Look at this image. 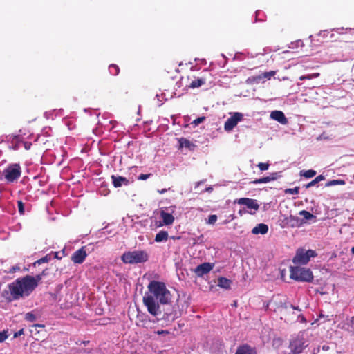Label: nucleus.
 <instances>
[{
	"mask_svg": "<svg viewBox=\"0 0 354 354\" xmlns=\"http://www.w3.org/2000/svg\"><path fill=\"white\" fill-rule=\"evenodd\" d=\"M109 73L112 75H118L120 73V68L116 64H111L109 66Z\"/></svg>",
	"mask_w": 354,
	"mask_h": 354,
	"instance_id": "29",
	"label": "nucleus"
},
{
	"mask_svg": "<svg viewBox=\"0 0 354 354\" xmlns=\"http://www.w3.org/2000/svg\"><path fill=\"white\" fill-rule=\"evenodd\" d=\"M167 189H161V190H158V192L159 194H164V193L167 192Z\"/></svg>",
	"mask_w": 354,
	"mask_h": 354,
	"instance_id": "46",
	"label": "nucleus"
},
{
	"mask_svg": "<svg viewBox=\"0 0 354 354\" xmlns=\"http://www.w3.org/2000/svg\"><path fill=\"white\" fill-rule=\"evenodd\" d=\"M164 306L162 310L163 313L160 319L169 323L174 322L176 319L181 317L188 306L185 301L181 299H178L174 306L169 304Z\"/></svg>",
	"mask_w": 354,
	"mask_h": 354,
	"instance_id": "3",
	"label": "nucleus"
},
{
	"mask_svg": "<svg viewBox=\"0 0 354 354\" xmlns=\"http://www.w3.org/2000/svg\"><path fill=\"white\" fill-rule=\"evenodd\" d=\"M23 333V329L20 330L15 335V337H17L18 335H21Z\"/></svg>",
	"mask_w": 354,
	"mask_h": 354,
	"instance_id": "47",
	"label": "nucleus"
},
{
	"mask_svg": "<svg viewBox=\"0 0 354 354\" xmlns=\"http://www.w3.org/2000/svg\"><path fill=\"white\" fill-rule=\"evenodd\" d=\"M50 258L48 255H46V256L38 259L37 261H36L33 263V266H35L37 264L41 265L44 263H48L50 261Z\"/></svg>",
	"mask_w": 354,
	"mask_h": 354,
	"instance_id": "32",
	"label": "nucleus"
},
{
	"mask_svg": "<svg viewBox=\"0 0 354 354\" xmlns=\"http://www.w3.org/2000/svg\"><path fill=\"white\" fill-rule=\"evenodd\" d=\"M87 257L86 251L84 246L76 250L71 257V260L74 263H82Z\"/></svg>",
	"mask_w": 354,
	"mask_h": 354,
	"instance_id": "11",
	"label": "nucleus"
},
{
	"mask_svg": "<svg viewBox=\"0 0 354 354\" xmlns=\"http://www.w3.org/2000/svg\"><path fill=\"white\" fill-rule=\"evenodd\" d=\"M351 253H352L353 254H354V246L351 248Z\"/></svg>",
	"mask_w": 354,
	"mask_h": 354,
	"instance_id": "48",
	"label": "nucleus"
},
{
	"mask_svg": "<svg viewBox=\"0 0 354 354\" xmlns=\"http://www.w3.org/2000/svg\"><path fill=\"white\" fill-rule=\"evenodd\" d=\"M268 232V226L264 223L258 224L252 230V233L254 234H266Z\"/></svg>",
	"mask_w": 354,
	"mask_h": 354,
	"instance_id": "19",
	"label": "nucleus"
},
{
	"mask_svg": "<svg viewBox=\"0 0 354 354\" xmlns=\"http://www.w3.org/2000/svg\"><path fill=\"white\" fill-rule=\"evenodd\" d=\"M299 188L298 187H295L294 188H288L285 190L286 194H298Z\"/></svg>",
	"mask_w": 354,
	"mask_h": 354,
	"instance_id": "34",
	"label": "nucleus"
},
{
	"mask_svg": "<svg viewBox=\"0 0 354 354\" xmlns=\"http://www.w3.org/2000/svg\"><path fill=\"white\" fill-rule=\"evenodd\" d=\"M312 354H316V353H312Z\"/></svg>",
	"mask_w": 354,
	"mask_h": 354,
	"instance_id": "54",
	"label": "nucleus"
},
{
	"mask_svg": "<svg viewBox=\"0 0 354 354\" xmlns=\"http://www.w3.org/2000/svg\"><path fill=\"white\" fill-rule=\"evenodd\" d=\"M34 281L35 282V285L34 286V288H36L39 284V282L42 279V274H37L36 276L33 277Z\"/></svg>",
	"mask_w": 354,
	"mask_h": 354,
	"instance_id": "38",
	"label": "nucleus"
},
{
	"mask_svg": "<svg viewBox=\"0 0 354 354\" xmlns=\"http://www.w3.org/2000/svg\"><path fill=\"white\" fill-rule=\"evenodd\" d=\"M235 354H257V353L255 348L244 344L237 347Z\"/></svg>",
	"mask_w": 354,
	"mask_h": 354,
	"instance_id": "14",
	"label": "nucleus"
},
{
	"mask_svg": "<svg viewBox=\"0 0 354 354\" xmlns=\"http://www.w3.org/2000/svg\"><path fill=\"white\" fill-rule=\"evenodd\" d=\"M232 284V281L223 277H221L218 279V286L225 289H230Z\"/></svg>",
	"mask_w": 354,
	"mask_h": 354,
	"instance_id": "21",
	"label": "nucleus"
},
{
	"mask_svg": "<svg viewBox=\"0 0 354 354\" xmlns=\"http://www.w3.org/2000/svg\"><path fill=\"white\" fill-rule=\"evenodd\" d=\"M316 175V171L313 169H309L306 171H301V176H304L306 178H313Z\"/></svg>",
	"mask_w": 354,
	"mask_h": 354,
	"instance_id": "28",
	"label": "nucleus"
},
{
	"mask_svg": "<svg viewBox=\"0 0 354 354\" xmlns=\"http://www.w3.org/2000/svg\"><path fill=\"white\" fill-rule=\"evenodd\" d=\"M217 216L215 214H212L208 216V219L207 221V224L214 225L217 221Z\"/></svg>",
	"mask_w": 354,
	"mask_h": 354,
	"instance_id": "35",
	"label": "nucleus"
},
{
	"mask_svg": "<svg viewBox=\"0 0 354 354\" xmlns=\"http://www.w3.org/2000/svg\"><path fill=\"white\" fill-rule=\"evenodd\" d=\"M17 207H18V211L20 213V214H24V204L21 201H17Z\"/></svg>",
	"mask_w": 354,
	"mask_h": 354,
	"instance_id": "37",
	"label": "nucleus"
},
{
	"mask_svg": "<svg viewBox=\"0 0 354 354\" xmlns=\"http://www.w3.org/2000/svg\"><path fill=\"white\" fill-rule=\"evenodd\" d=\"M37 328H40L41 329V330H44L45 326L44 324H34L32 326V329L30 330L31 333H33L34 330L37 333H39L40 330H37Z\"/></svg>",
	"mask_w": 354,
	"mask_h": 354,
	"instance_id": "36",
	"label": "nucleus"
},
{
	"mask_svg": "<svg viewBox=\"0 0 354 354\" xmlns=\"http://www.w3.org/2000/svg\"><path fill=\"white\" fill-rule=\"evenodd\" d=\"M35 285V282L32 276L26 275L17 278L8 285L12 299L17 300L30 295L35 289L34 288Z\"/></svg>",
	"mask_w": 354,
	"mask_h": 354,
	"instance_id": "2",
	"label": "nucleus"
},
{
	"mask_svg": "<svg viewBox=\"0 0 354 354\" xmlns=\"http://www.w3.org/2000/svg\"><path fill=\"white\" fill-rule=\"evenodd\" d=\"M178 140L179 143V149L185 147L192 151L196 147V145L193 142L185 138H180Z\"/></svg>",
	"mask_w": 354,
	"mask_h": 354,
	"instance_id": "18",
	"label": "nucleus"
},
{
	"mask_svg": "<svg viewBox=\"0 0 354 354\" xmlns=\"http://www.w3.org/2000/svg\"><path fill=\"white\" fill-rule=\"evenodd\" d=\"M308 346L306 341L302 337H296L290 341L288 354H300Z\"/></svg>",
	"mask_w": 354,
	"mask_h": 354,
	"instance_id": "8",
	"label": "nucleus"
},
{
	"mask_svg": "<svg viewBox=\"0 0 354 354\" xmlns=\"http://www.w3.org/2000/svg\"><path fill=\"white\" fill-rule=\"evenodd\" d=\"M299 214V215L303 216L304 220L306 221L316 218L315 215L306 210H301Z\"/></svg>",
	"mask_w": 354,
	"mask_h": 354,
	"instance_id": "27",
	"label": "nucleus"
},
{
	"mask_svg": "<svg viewBox=\"0 0 354 354\" xmlns=\"http://www.w3.org/2000/svg\"><path fill=\"white\" fill-rule=\"evenodd\" d=\"M151 176V174H141L138 176V179L140 180H145Z\"/></svg>",
	"mask_w": 354,
	"mask_h": 354,
	"instance_id": "39",
	"label": "nucleus"
},
{
	"mask_svg": "<svg viewBox=\"0 0 354 354\" xmlns=\"http://www.w3.org/2000/svg\"><path fill=\"white\" fill-rule=\"evenodd\" d=\"M206 190L209 192V191L212 190V188L209 187V188H207Z\"/></svg>",
	"mask_w": 354,
	"mask_h": 354,
	"instance_id": "50",
	"label": "nucleus"
},
{
	"mask_svg": "<svg viewBox=\"0 0 354 354\" xmlns=\"http://www.w3.org/2000/svg\"><path fill=\"white\" fill-rule=\"evenodd\" d=\"M55 258H59V255H57V254H56V255H55Z\"/></svg>",
	"mask_w": 354,
	"mask_h": 354,
	"instance_id": "52",
	"label": "nucleus"
},
{
	"mask_svg": "<svg viewBox=\"0 0 354 354\" xmlns=\"http://www.w3.org/2000/svg\"><path fill=\"white\" fill-rule=\"evenodd\" d=\"M345 184H346V182L344 180L338 179V180H332L328 181V183H326L325 186L330 187V186H334V185H344Z\"/></svg>",
	"mask_w": 354,
	"mask_h": 354,
	"instance_id": "26",
	"label": "nucleus"
},
{
	"mask_svg": "<svg viewBox=\"0 0 354 354\" xmlns=\"http://www.w3.org/2000/svg\"><path fill=\"white\" fill-rule=\"evenodd\" d=\"M237 203L239 205H244L248 209H254L257 211L259 208V205L257 203V201L254 199L249 198H241L237 200ZM250 214H254L255 212H249Z\"/></svg>",
	"mask_w": 354,
	"mask_h": 354,
	"instance_id": "10",
	"label": "nucleus"
},
{
	"mask_svg": "<svg viewBox=\"0 0 354 354\" xmlns=\"http://www.w3.org/2000/svg\"><path fill=\"white\" fill-rule=\"evenodd\" d=\"M158 335H169L170 333L168 330H161L156 332Z\"/></svg>",
	"mask_w": 354,
	"mask_h": 354,
	"instance_id": "45",
	"label": "nucleus"
},
{
	"mask_svg": "<svg viewBox=\"0 0 354 354\" xmlns=\"http://www.w3.org/2000/svg\"><path fill=\"white\" fill-rule=\"evenodd\" d=\"M168 232L167 231L161 230L155 236L156 242H162L168 239Z\"/></svg>",
	"mask_w": 354,
	"mask_h": 354,
	"instance_id": "22",
	"label": "nucleus"
},
{
	"mask_svg": "<svg viewBox=\"0 0 354 354\" xmlns=\"http://www.w3.org/2000/svg\"><path fill=\"white\" fill-rule=\"evenodd\" d=\"M149 254L145 250L127 251L121 256V260L126 264H138L149 260Z\"/></svg>",
	"mask_w": 354,
	"mask_h": 354,
	"instance_id": "4",
	"label": "nucleus"
},
{
	"mask_svg": "<svg viewBox=\"0 0 354 354\" xmlns=\"http://www.w3.org/2000/svg\"><path fill=\"white\" fill-rule=\"evenodd\" d=\"M319 75H320L319 73H312V74L301 75L299 77V80H311V79H313V78H317V77H319Z\"/></svg>",
	"mask_w": 354,
	"mask_h": 354,
	"instance_id": "30",
	"label": "nucleus"
},
{
	"mask_svg": "<svg viewBox=\"0 0 354 354\" xmlns=\"http://www.w3.org/2000/svg\"><path fill=\"white\" fill-rule=\"evenodd\" d=\"M270 118L281 123V124H288V119L286 118L284 113L281 111H273L270 113Z\"/></svg>",
	"mask_w": 354,
	"mask_h": 354,
	"instance_id": "15",
	"label": "nucleus"
},
{
	"mask_svg": "<svg viewBox=\"0 0 354 354\" xmlns=\"http://www.w3.org/2000/svg\"><path fill=\"white\" fill-rule=\"evenodd\" d=\"M8 338V335L6 331L0 332V343L4 342Z\"/></svg>",
	"mask_w": 354,
	"mask_h": 354,
	"instance_id": "40",
	"label": "nucleus"
},
{
	"mask_svg": "<svg viewBox=\"0 0 354 354\" xmlns=\"http://www.w3.org/2000/svg\"><path fill=\"white\" fill-rule=\"evenodd\" d=\"M205 84V80L203 78H197L190 83L189 87L192 88H196L201 86L202 85Z\"/></svg>",
	"mask_w": 354,
	"mask_h": 354,
	"instance_id": "24",
	"label": "nucleus"
},
{
	"mask_svg": "<svg viewBox=\"0 0 354 354\" xmlns=\"http://www.w3.org/2000/svg\"><path fill=\"white\" fill-rule=\"evenodd\" d=\"M257 167L260 169L261 171H266L269 169L270 163L268 162H259L257 165Z\"/></svg>",
	"mask_w": 354,
	"mask_h": 354,
	"instance_id": "33",
	"label": "nucleus"
},
{
	"mask_svg": "<svg viewBox=\"0 0 354 354\" xmlns=\"http://www.w3.org/2000/svg\"><path fill=\"white\" fill-rule=\"evenodd\" d=\"M214 268V263H203L198 266L194 269V273L198 277H202L205 274L209 273Z\"/></svg>",
	"mask_w": 354,
	"mask_h": 354,
	"instance_id": "12",
	"label": "nucleus"
},
{
	"mask_svg": "<svg viewBox=\"0 0 354 354\" xmlns=\"http://www.w3.org/2000/svg\"><path fill=\"white\" fill-rule=\"evenodd\" d=\"M55 258H59V255H57V254H56V255H55Z\"/></svg>",
	"mask_w": 354,
	"mask_h": 354,
	"instance_id": "51",
	"label": "nucleus"
},
{
	"mask_svg": "<svg viewBox=\"0 0 354 354\" xmlns=\"http://www.w3.org/2000/svg\"><path fill=\"white\" fill-rule=\"evenodd\" d=\"M87 343H88V342H84V344H86Z\"/></svg>",
	"mask_w": 354,
	"mask_h": 354,
	"instance_id": "53",
	"label": "nucleus"
},
{
	"mask_svg": "<svg viewBox=\"0 0 354 354\" xmlns=\"http://www.w3.org/2000/svg\"><path fill=\"white\" fill-rule=\"evenodd\" d=\"M325 179V176L323 175H319L317 176L315 179H313L312 181L308 183V184L304 185V187L308 189L310 188L314 185H315L319 182L324 180Z\"/></svg>",
	"mask_w": 354,
	"mask_h": 354,
	"instance_id": "25",
	"label": "nucleus"
},
{
	"mask_svg": "<svg viewBox=\"0 0 354 354\" xmlns=\"http://www.w3.org/2000/svg\"><path fill=\"white\" fill-rule=\"evenodd\" d=\"M25 319L33 322L37 320V316L32 312H28L25 315Z\"/></svg>",
	"mask_w": 354,
	"mask_h": 354,
	"instance_id": "31",
	"label": "nucleus"
},
{
	"mask_svg": "<svg viewBox=\"0 0 354 354\" xmlns=\"http://www.w3.org/2000/svg\"><path fill=\"white\" fill-rule=\"evenodd\" d=\"M111 178L112 180L113 185L115 188L120 187L122 185L127 186L130 184V180L129 179L121 176L112 175Z\"/></svg>",
	"mask_w": 354,
	"mask_h": 354,
	"instance_id": "13",
	"label": "nucleus"
},
{
	"mask_svg": "<svg viewBox=\"0 0 354 354\" xmlns=\"http://www.w3.org/2000/svg\"><path fill=\"white\" fill-rule=\"evenodd\" d=\"M205 117H199L198 118H196L194 121V123L196 124H198L201 122H203L204 120H205Z\"/></svg>",
	"mask_w": 354,
	"mask_h": 354,
	"instance_id": "43",
	"label": "nucleus"
},
{
	"mask_svg": "<svg viewBox=\"0 0 354 354\" xmlns=\"http://www.w3.org/2000/svg\"><path fill=\"white\" fill-rule=\"evenodd\" d=\"M243 118V114L241 113H235L233 115L229 118L225 122L224 129L225 131H229L232 130Z\"/></svg>",
	"mask_w": 354,
	"mask_h": 354,
	"instance_id": "9",
	"label": "nucleus"
},
{
	"mask_svg": "<svg viewBox=\"0 0 354 354\" xmlns=\"http://www.w3.org/2000/svg\"><path fill=\"white\" fill-rule=\"evenodd\" d=\"M286 224L288 225L291 227H297L301 226L304 221L300 220V218L297 216L290 215L288 217L285 218Z\"/></svg>",
	"mask_w": 354,
	"mask_h": 354,
	"instance_id": "16",
	"label": "nucleus"
},
{
	"mask_svg": "<svg viewBox=\"0 0 354 354\" xmlns=\"http://www.w3.org/2000/svg\"><path fill=\"white\" fill-rule=\"evenodd\" d=\"M279 176H280L279 175L278 173L274 172V173L270 174L268 176L256 179V180H253L252 183L253 184L267 183L277 180L278 178V177H279Z\"/></svg>",
	"mask_w": 354,
	"mask_h": 354,
	"instance_id": "17",
	"label": "nucleus"
},
{
	"mask_svg": "<svg viewBox=\"0 0 354 354\" xmlns=\"http://www.w3.org/2000/svg\"><path fill=\"white\" fill-rule=\"evenodd\" d=\"M100 192L101 194L106 196L108 194L109 191L106 189V187L101 186L100 188Z\"/></svg>",
	"mask_w": 354,
	"mask_h": 354,
	"instance_id": "41",
	"label": "nucleus"
},
{
	"mask_svg": "<svg viewBox=\"0 0 354 354\" xmlns=\"http://www.w3.org/2000/svg\"><path fill=\"white\" fill-rule=\"evenodd\" d=\"M2 174L6 182L13 183L21 176V166L17 163L10 164L3 171Z\"/></svg>",
	"mask_w": 354,
	"mask_h": 354,
	"instance_id": "6",
	"label": "nucleus"
},
{
	"mask_svg": "<svg viewBox=\"0 0 354 354\" xmlns=\"http://www.w3.org/2000/svg\"><path fill=\"white\" fill-rule=\"evenodd\" d=\"M148 292L143 297V304L147 311L153 316H160L162 310L160 305L169 304L171 294L165 283L162 281L153 280L148 286Z\"/></svg>",
	"mask_w": 354,
	"mask_h": 354,
	"instance_id": "1",
	"label": "nucleus"
},
{
	"mask_svg": "<svg viewBox=\"0 0 354 354\" xmlns=\"http://www.w3.org/2000/svg\"><path fill=\"white\" fill-rule=\"evenodd\" d=\"M276 74V71H270L268 72L263 73L262 74H260L256 77H254L256 80H261L263 78L270 80L271 77L274 76Z\"/></svg>",
	"mask_w": 354,
	"mask_h": 354,
	"instance_id": "23",
	"label": "nucleus"
},
{
	"mask_svg": "<svg viewBox=\"0 0 354 354\" xmlns=\"http://www.w3.org/2000/svg\"><path fill=\"white\" fill-rule=\"evenodd\" d=\"M317 255V254L315 250H306L303 248H299L292 259V262L295 264L306 265L308 263L311 257H315Z\"/></svg>",
	"mask_w": 354,
	"mask_h": 354,
	"instance_id": "7",
	"label": "nucleus"
},
{
	"mask_svg": "<svg viewBox=\"0 0 354 354\" xmlns=\"http://www.w3.org/2000/svg\"><path fill=\"white\" fill-rule=\"evenodd\" d=\"M41 274H42V277L45 276L46 274V270H43V272Z\"/></svg>",
	"mask_w": 354,
	"mask_h": 354,
	"instance_id": "49",
	"label": "nucleus"
},
{
	"mask_svg": "<svg viewBox=\"0 0 354 354\" xmlns=\"http://www.w3.org/2000/svg\"><path fill=\"white\" fill-rule=\"evenodd\" d=\"M160 217L162 219V222L165 225H171L174 221V217L171 214L165 212V211L160 212Z\"/></svg>",
	"mask_w": 354,
	"mask_h": 354,
	"instance_id": "20",
	"label": "nucleus"
},
{
	"mask_svg": "<svg viewBox=\"0 0 354 354\" xmlns=\"http://www.w3.org/2000/svg\"><path fill=\"white\" fill-rule=\"evenodd\" d=\"M32 146V143L30 142H24V147L26 150H30Z\"/></svg>",
	"mask_w": 354,
	"mask_h": 354,
	"instance_id": "44",
	"label": "nucleus"
},
{
	"mask_svg": "<svg viewBox=\"0 0 354 354\" xmlns=\"http://www.w3.org/2000/svg\"><path fill=\"white\" fill-rule=\"evenodd\" d=\"M313 274L309 268H301L299 266L290 267V278L301 282H312Z\"/></svg>",
	"mask_w": 354,
	"mask_h": 354,
	"instance_id": "5",
	"label": "nucleus"
},
{
	"mask_svg": "<svg viewBox=\"0 0 354 354\" xmlns=\"http://www.w3.org/2000/svg\"><path fill=\"white\" fill-rule=\"evenodd\" d=\"M20 270V267L19 266H12L10 270H9V273H14L16 271H19Z\"/></svg>",
	"mask_w": 354,
	"mask_h": 354,
	"instance_id": "42",
	"label": "nucleus"
}]
</instances>
